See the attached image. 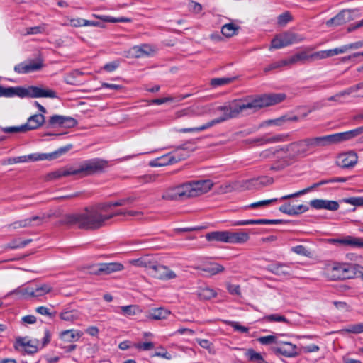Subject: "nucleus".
I'll use <instances>...</instances> for the list:
<instances>
[{
    "label": "nucleus",
    "instance_id": "e433bc0d",
    "mask_svg": "<svg viewBox=\"0 0 363 363\" xmlns=\"http://www.w3.org/2000/svg\"><path fill=\"white\" fill-rule=\"evenodd\" d=\"M233 191H238L237 181L220 185L218 189V193L226 194Z\"/></svg>",
    "mask_w": 363,
    "mask_h": 363
},
{
    "label": "nucleus",
    "instance_id": "2f4dec72",
    "mask_svg": "<svg viewBox=\"0 0 363 363\" xmlns=\"http://www.w3.org/2000/svg\"><path fill=\"white\" fill-rule=\"evenodd\" d=\"M196 269H201L205 272L208 273L210 275H215L216 274L223 272L225 270V268L221 264L213 262L211 263L208 265H206L203 267H197Z\"/></svg>",
    "mask_w": 363,
    "mask_h": 363
},
{
    "label": "nucleus",
    "instance_id": "aec40b11",
    "mask_svg": "<svg viewBox=\"0 0 363 363\" xmlns=\"http://www.w3.org/2000/svg\"><path fill=\"white\" fill-rule=\"evenodd\" d=\"M77 123V121L71 117L54 115L51 116L48 121V127L54 126L55 125H65L67 127H74Z\"/></svg>",
    "mask_w": 363,
    "mask_h": 363
},
{
    "label": "nucleus",
    "instance_id": "0eeeda50",
    "mask_svg": "<svg viewBox=\"0 0 363 363\" xmlns=\"http://www.w3.org/2000/svg\"><path fill=\"white\" fill-rule=\"evenodd\" d=\"M360 270H362V267L359 264H335L330 269V276L334 280L352 279L354 277H358Z\"/></svg>",
    "mask_w": 363,
    "mask_h": 363
},
{
    "label": "nucleus",
    "instance_id": "4468645a",
    "mask_svg": "<svg viewBox=\"0 0 363 363\" xmlns=\"http://www.w3.org/2000/svg\"><path fill=\"white\" fill-rule=\"evenodd\" d=\"M358 10L344 9L335 16L326 21L328 27L341 26L347 22L352 21L357 16Z\"/></svg>",
    "mask_w": 363,
    "mask_h": 363
},
{
    "label": "nucleus",
    "instance_id": "dca6fc26",
    "mask_svg": "<svg viewBox=\"0 0 363 363\" xmlns=\"http://www.w3.org/2000/svg\"><path fill=\"white\" fill-rule=\"evenodd\" d=\"M271 350L275 354L285 357H295L299 354L298 347L289 342H279V345L272 347Z\"/></svg>",
    "mask_w": 363,
    "mask_h": 363
},
{
    "label": "nucleus",
    "instance_id": "a19ab883",
    "mask_svg": "<svg viewBox=\"0 0 363 363\" xmlns=\"http://www.w3.org/2000/svg\"><path fill=\"white\" fill-rule=\"evenodd\" d=\"M120 308L123 314L127 316L134 315L136 313L141 312V310L139 308V307L135 305L121 306Z\"/></svg>",
    "mask_w": 363,
    "mask_h": 363
},
{
    "label": "nucleus",
    "instance_id": "a18cd8bd",
    "mask_svg": "<svg viewBox=\"0 0 363 363\" xmlns=\"http://www.w3.org/2000/svg\"><path fill=\"white\" fill-rule=\"evenodd\" d=\"M342 332L358 334L363 333V323H358L348 325L347 328L342 330Z\"/></svg>",
    "mask_w": 363,
    "mask_h": 363
},
{
    "label": "nucleus",
    "instance_id": "423d86ee",
    "mask_svg": "<svg viewBox=\"0 0 363 363\" xmlns=\"http://www.w3.org/2000/svg\"><path fill=\"white\" fill-rule=\"evenodd\" d=\"M250 113H255L263 107L273 106L286 99L284 94H269L261 96H247Z\"/></svg>",
    "mask_w": 363,
    "mask_h": 363
},
{
    "label": "nucleus",
    "instance_id": "e2e57ef3",
    "mask_svg": "<svg viewBox=\"0 0 363 363\" xmlns=\"http://www.w3.org/2000/svg\"><path fill=\"white\" fill-rule=\"evenodd\" d=\"M226 323L233 327L235 330L240 331L242 333H246L249 331L248 328L240 325L238 322L226 321Z\"/></svg>",
    "mask_w": 363,
    "mask_h": 363
},
{
    "label": "nucleus",
    "instance_id": "5701e85b",
    "mask_svg": "<svg viewBox=\"0 0 363 363\" xmlns=\"http://www.w3.org/2000/svg\"><path fill=\"white\" fill-rule=\"evenodd\" d=\"M45 123V116L43 114H35L30 116L26 123L23 124L26 132L35 130L41 126Z\"/></svg>",
    "mask_w": 363,
    "mask_h": 363
},
{
    "label": "nucleus",
    "instance_id": "f257e3e1",
    "mask_svg": "<svg viewBox=\"0 0 363 363\" xmlns=\"http://www.w3.org/2000/svg\"><path fill=\"white\" fill-rule=\"evenodd\" d=\"M216 111L222 112L223 115L217 118L211 120L201 126L182 128L179 131L182 133L200 132L229 119L238 118L241 115H247L250 113L247 97L233 100L223 106L217 107Z\"/></svg>",
    "mask_w": 363,
    "mask_h": 363
},
{
    "label": "nucleus",
    "instance_id": "473e14b6",
    "mask_svg": "<svg viewBox=\"0 0 363 363\" xmlns=\"http://www.w3.org/2000/svg\"><path fill=\"white\" fill-rule=\"evenodd\" d=\"M21 86L16 87H4L0 86V97H13L17 96L20 97Z\"/></svg>",
    "mask_w": 363,
    "mask_h": 363
},
{
    "label": "nucleus",
    "instance_id": "f704fd0d",
    "mask_svg": "<svg viewBox=\"0 0 363 363\" xmlns=\"http://www.w3.org/2000/svg\"><path fill=\"white\" fill-rule=\"evenodd\" d=\"M82 333L77 332L74 330H67L61 333V337L66 341L72 342L78 340L82 336Z\"/></svg>",
    "mask_w": 363,
    "mask_h": 363
},
{
    "label": "nucleus",
    "instance_id": "f8f14e48",
    "mask_svg": "<svg viewBox=\"0 0 363 363\" xmlns=\"http://www.w3.org/2000/svg\"><path fill=\"white\" fill-rule=\"evenodd\" d=\"M43 67V59L39 56L35 60H28L16 65L14 71L18 74H28L40 70Z\"/></svg>",
    "mask_w": 363,
    "mask_h": 363
},
{
    "label": "nucleus",
    "instance_id": "8fccbe9b",
    "mask_svg": "<svg viewBox=\"0 0 363 363\" xmlns=\"http://www.w3.org/2000/svg\"><path fill=\"white\" fill-rule=\"evenodd\" d=\"M112 204H113V201H108L99 203L94 206V207L96 210H98V211L100 212V213L104 214V213H108V211L111 207H114L113 205Z\"/></svg>",
    "mask_w": 363,
    "mask_h": 363
},
{
    "label": "nucleus",
    "instance_id": "864d4df0",
    "mask_svg": "<svg viewBox=\"0 0 363 363\" xmlns=\"http://www.w3.org/2000/svg\"><path fill=\"white\" fill-rule=\"evenodd\" d=\"M257 341L262 345H269L272 343H278L277 337L276 335H267L260 337L257 339Z\"/></svg>",
    "mask_w": 363,
    "mask_h": 363
},
{
    "label": "nucleus",
    "instance_id": "58836bf2",
    "mask_svg": "<svg viewBox=\"0 0 363 363\" xmlns=\"http://www.w3.org/2000/svg\"><path fill=\"white\" fill-rule=\"evenodd\" d=\"M235 77L213 78L211 80V85L213 87L221 86L233 82Z\"/></svg>",
    "mask_w": 363,
    "mask_h": 363
},
{
    "label": "nucleus",
    "instance_id": "a211bd4d",
    "mask_svg": "<svg viewBox=\"0 0 363 363\" xmlns=\"http://www.w3.org/2000/svg\"><path fill=\"white\" fill-rule=\"evenodd\" d=\"M358 162V155L353 151H348L340 154L336 160L337 166L342 169H349L354 167Z\"/></svg>",
    "mask_w": 363,
    "mask_h": 363
},
{
    "label": "nucleus",
    "instance_id": "b1692460",
    "mask_svg": "<svg viewBox=\"0 0 363 363\" xmlns=\"http://www.w3.org/2000/svg\"><path fill=\"white\" fill-rule=\"evenodd\" d=\"M123 265L119 262L99 263V272L101 275H108L113 272L121 271Z\"/></svg>",
    "mask_w": 363,
    "mask_h": 363
},
{
    "label": "nucleus",
    "instance_id": "0e129e2a",
    "mask_svg": "<svg viewBox=\"0 0 363 363\" xmlns=\"http://www.w3.org/2000/svg\"><path fill=\"white\" fill-rule=\"evenodd\" d=\"M32 242V239H27L26 240H23L22 242H18L17 240H13L12 243L9 244V247L14 249V248H19V247H24L28 244Z\"/></svg>",
    "mask_w": 363,
    "mask_h": 363
},
{
    "label": "nucleus",
    "instance_id": "f03ea898",
    "mask_svg": "<svg viewBox=\"0 0 363 363\" xmlns=\"http://www.w3.org/2000/svg\"><path fill=\"white\" fill-rule=\"evenodd\" d=\"M106 214H101L94 206L86 208L82 213L65 215L60 220L62 225H77L84 230H96L105 225Z\"/></svg>",
    "mask_w": 363,
    "mask_h": 363
},
{
    "label": "nucleus",
    "instance_id": "13d9d810",
    "mask_svg": "<svg viewBox=\"0 0 363 363\" xmlns=\"http://www.w3.org/2000/svg\"><path fill=\"white\" fill-rule=\"evenodd\" d=\"M284 221L280 219H258L253 220V224H280L283 223Z\"/></svg>",
    "mask_w": 363,
    "mask_h": 363
},
{
    "label": "nucleus",
    "instance_id": "680f3d73",
    "mask_svg": "<svg viewBox=\"0 0 363 363\" xmlns=\"http://www.w3.org/2000/svg\"><path fill=\"white\" fill-rule=\"evenodd\" d=\"M278 149L266 150L261 152L260 156L264 159H272L274 160Z\"/></svg>",
    "mask_w": 363,
    "mask_h": 363
},
{
    "label": "nucleus",
    "instance_id": "c03bdc74",
    "mask_svg": "<svg viewBox=\"0 0 363 363\" xmlns=\"http://www.w3.org/2000/svg\"><path fill=\"white\" fill-rule=\"evenodd\" d=\"M52 291V288L48 284H43L34 289V297L42 296Z\"/></svg>",
    "mask_w": 363,
    "mask_h": 363
},
{
    "label": "nucleus",
    "instance_id": "7c9ffc66",
    "mask_svg": "<svg viewBox=\"0 0 363 363\" xmlns=\"http://www.w3.org/2000/svg\"><path fill=\"white\" fill-rule=\"evenodd\" d=\"M258 182L259 180L255 178L247 180L237 181L238 191H244L253 189H259Z\"/></svg>",
    "mask_w": 363,
    "mask_h": 363
},
{
    "label": "nucleus",
    "instance_id": "69168bd1",
    "mask_svg": "<svg viewBox=\"0 0 363 363\" xmlns=\"http://www.w3.org/2000/svg\"><path fill=\"white\" fill-rule=\"evenodd\" d=\"M291 250L297 255L308 256L310 252L303 245H297L291 248Z\"/></svg>",
    "mask_w": 363,
    "mask_h": 363
},
{
    "label": "nucleus",
    "instance_id": "9b49d317",
    "mask_svg": "<svg viewBox=\"0 0 363 363\" xmlns=\"http://www.w3.org/2000/svg\"><path fill=\"white\" fill-rule=\"evenodd\" d=\"M20 98H57L56 92L52 89H44L41 87L30 86L28 88L21 86Z\"/></svg>",
    "mask_w": 363,
    "mask_h": 363
},
{
    "label": "nucleus",
    "instance_id": "bf43d9fd",
    "mask_svg": "<svg viewBox=\"0 0 363 363\" xmlns=\"http://www.w3.org/2000/svg\"><path fill=\"white\" fill-rule=\"evenodd\" d=\"M279 211L282 213H286L288 215H296V211L294 210V206L291 205L290 203H286L282 205L279 207Z\"/></svg>",
    "mask_w": 363,
    "mask_h": 363
},
{
    "label": "nucleus",
    "instance_id": "7ed1b4c3",
    "mask_svg": "<svg viewBox=\"0 0 363 363\" xmlns=\"http://www.w3.org/2000/svg\"><path fill=\"white\" fill-rule=\"evenodd\" d=\"M212 181L191 182L165 190L162 199L167 201H180L196 197L208 192L213 186Z\"/></svg>",
    "mask_w": 363,
    "mask_h": 363
},
{
    "label": "nucleus",
    "instance_id": "5fc2aeb1",
    "mask_svg": "<svg viewBox=\"0 0 363 363\" xmlns=\"http://www.w3.org/2000/svg\"><path fill=\"white\" fill-rule=\"evenodd\" d=\"M30 226H32L31 220H28V218L16 221L9 225V227L13 228V229H18L21 228H26Z\"/></svg>",
    "mask_w": 363,
    "mask_h": 363
},
{
    "label": "nucleus",
    "instance_id": "393cba45",
    "mask_svg": "<svg viewBox=\"0 0 363 363\" xmlns=\"http://www.w3.org/2000/svg\"><path fill=\"white\" fill-rule=\"evenodd\" d=\"M331 243H340L346 245H350L355 247H363V238L347 236L344 239H331L329 240Z\"/></svg>",
    "mask_w": 363,
    "mask_h": 363
},
{
    "label": "nucleus",
    "instance_id": "a878e982",
    "mask_svg": "<svg viewBox=\"0 0 363 363\" xmlns=\"http://www.w3.org/2000/svg\"><path fill=\"white\" fill-rule=\"evenodd\" d=\"M152 52H154V50L148 44H143L140 46H134L130 50V55L136 58H139L145 55H150Z\"/></svg>",
    "mask_w": 363,
    "mask_h": 363
},
{
    "label": "nucleus",
    "instance_id": "ea45409f",
    "mask_svg": "<svg viewBox=\"0 0 363 363\" xmlns=\"http://www.w3.org/2000/svg\"><path fill=\"white\" fill-rule=\"evenodd\" d=\"M191 107L193 116H202L209 113L211 108L208 106L195 105Z\"/></svg>",
    "mask_w": 363,
    "mask_h": 363
},
{
    "label": "nucleus",
    "instance_id": "4d7b16f0",
    "mask_svg": "<svg viewBox=\"0 0 363 363\" xmlns=\"http://www.w3.org/2000/svg\"><path fill=\"white\" fill-rule=\"evenodd\" d=\"M258 182L259 189L265 186L271 185L274 182V179L269 177H261L256 178Z\"/></svg>",
    "mask_w": 363,
    "mask_h": 363
},
{
    "label": "nucleus",
    "instance_id": "09e8293b",
    "mask_svg": "<svg viewBox=\"0 0 363 363\" xmlns=\"http://www.w3.org/2000/svg\"><path fill=\"white\" fill-rule=\"evenodd\" d=\"M60 317L62 320L65 321H74L78 318L76 311H64L60 313Z\"/></svg>",
    "mask_w": 363,
    "mask_h": 363
},
{
    "label": "nucleus",
    "instance_id": "338daca9",
    "mask_svg": "<svg viewBox=\"0 0 363 363\" xmlns=\"http://www.w3.org/2000/svg\"><path fill=\"white\" fill-rule=\"evenodd\" d=\"M160 351L156 352L152 357H161L166 359H171L172 355L167 351V350L162 347H160Z\"/></svg>",
    "mask_w": 363,
    "mask_h": 363
},
{
    "label": "nucleus",
    "instance_id": "cd10ccee",
    "mask_svg": "<svg viewBox=\"0 0 363 363\" xmlns=\"http://www.w3.org/2000/svg\"><path fill=\"white\" fill-rule=\"evenodd\" d=\"M155 259L152 258L150 255H144L138 259H131L129 261L130 264L132 265L144 267L150 270Z\"/></svg>",
    "mask_w": 363,
    "mask_h": 363
},
{
    "label": "nucleus",
    "instance_id": "1a4fd4ad",
    "mask_svg": "<svg viewBox=\"0 0 363 363\" xmlns=\"http://www.w3.org/2000/svg\"><path fill=\"white\" fill-rule=\"evenodd\" d=\"M303 37L297 33L292 32H285L279 35H277L271 43V48L279 49L286 47L293 43H299L303 41Z\"/></svg>",
    "mask_w": 363,
    "mask_h": 363
},
{
    "label": "nucleus",
    "instance_id": "79ce46f5",
    "mask_svg": "<svg viewBox=\"0 0 363 363\" xmlns=\"http://www.w3.org/2000/svg\"><path fill=\"white\" fill-rule=\"evenodd\" d=\"M136 200L137 198L135 196H128L113 201V205L114 207L130 206L133 204Z\"/></svg>",
    "mask_w": 363,
    "mask_h": 363
},
{
    "label": "nucleus",
    "instance_id": "c9c22d12",
    "mask_svg": "<svg viewBox=\"0 0 363 363\" xmlns=\"http://www.w3.org/2000/svg\"><path fill=\"white\" fill-rule=\"evenodd\" d=\"M296 58H298V62H313L318 60L316 52L312 54H308L306 51H303L296 54Z\"/></svg>",
    "mask_w": 363,
    "mask_h": 363
},
{
    "label": "nucleus",
    "instance_id": "603ef678",
    "mask_svg": "<svg viewBox=\"0 0 363 363\" xmlns=\"http://www.w3.org/2000/svg\"><path fill=\"white\" fill-rule=\"evenodd\" d=\"M0 130L5 133H19V132H22V133L26 132L23 125H22L21 126H16V127H6V128H1ZM3 139H4V137L0 136V140H3Z\"/></svg>",
    "mask_w": 363,
    "mask_h": 363
},
{
    "label": "nucleus",
    "instance_id": "f3484780",
    "mask_svg": "<svg viewBox=\"0 0 363 363\" xmlns=\"http://www.w3.org/2000/svg\"><path fill=\"white\" fill-rule=\"evenodd\" d=\"M285 150L290 152L295 160L298 157H304L310 153L306 138L286 145Z\"/></svg>",
    "mask_w": 363,
    "mask_h": 363
},
{
    "label": "nucleus",
    "instance_id": "6ab92c4d",
    "mask_svg": "<svg viewBox=\"0 0 363 363\" xmlns=\"http://www.w3.org/2000/svg\"><path fill=\"white\" fill-rule=\"evenodd\" d=\"M359 91V93L356 94V96L363 97V84L360 83L357 85L349 87L348 89L337 93L335 95L329 97L328 99L330 101H340L341 97L349 96L352 93H356Z\"/></svg>",
    "mask_w": 363,
    "mask_h": 363
},
{
    "label": "nucleus",
    "instance_id": "4c0bfd02",
    "mask_svg": "<svg viewBox=\"0 0 363 363\" xmlns=\"http://www.w3.org/2000/svg\"><path fill=\"white\" fill-rule=\"evenodd\" d=\"M93 16L102 20L104 22H111V23H123V22H130L131 19L128 18L121 17V18H113L107 16H99L96 14H93Z\"/></svg>",
    "mask_w": 363,
    "mask_h": 363
},
{
    "label": "nucleus",
    "instance_id": "c756f323",
    "mask_svg": "<svg viewBox=\"0 0 363 363\" xmlns=\"http://www.w3.org/2000/svg\"><path fill=\"white\" fill-rule=\"evenodd\" d=\"M170 312L164 308H154L151 310L147 317L152 320H162L167 318Z\"/></svg>",
    "mask_w": 363,
    "mask_h": 363
},
{
    "label": "nucleus",
    "instance_id": "052dcab7",
    "mask_svg": "<svg viewBox=\"0 0 363 363\" xmlns=\"http://www.w3.org/2000/svg\"><path fill=\"white\" fill-rule=\"evenodd\" d=\"M277 200V199H268V200L260 201L258 202L252 203L250 204L247 207L251 208L262 207L264 206H267V205L272 203V202L276 201Z\"/></svg>",
    "mask_w": 363,
    "mask_h": 363
},
{
    "label": "nucleus",
    "instance_id": "2eb2a0df",
    "mask_svg": "<svg viewBox=\"0 0 363 363\" xmlns=\"http://www.w3.org/2000/svg\"><path fill=\"white\" fill-rule=\"evenodd\" d=\"M150 274L157 279L169 280L176 278V274L169 267L159 264L156 260L150 270Z\"/></svg>",
    "mask_w": 363,
    "mask_h": 363
},
{
    "label": "nucleus",
    "instance_id": "c85d7f7f",
    "mask_svg": "<svg viewBox=\"0 0 363 363\" xmlns=\"http://www.w3.org/2000/svg\"><path fill=\"white\" fill-rule=\"evenodd\" d=\"M208 241H219L228 243V231H214L206 235Z\"/></svg>",
    "mask_w": 363,
    "mask_h": 363
},
{
    "label": "nucleus",
    "instance_id": "bb28decb",
    "mask_svg": "<svg viewBox=\"0 0 363 363\" xmlns=\"http://www.w3.org/2000/svg\"><path fill=\"white\" fill-rule=\"evenodd\" d=\"M249 234L245 232L228 231V243H244L246 242L249 240Z\"/></svg>",
    "mask_w": 363,
    "mask_h": 363
},
{
    "label": "nucleus",
    "instance_id": "ddd939ff",
    "mask_svg": "<svg viewBox=\"0 0 363 363\" xmlns=\"http://www.w3.org/2000/svg\"><path fill=\"white\" fill-rule=\"evenodd\" d=\"M56 153L50 154H30L28 155H23L16 157H9L4 161V164H13L17 163H24L28 162H35L39 160H52Z\"/></svg>",
    "mask_w": 363,
    "mask_h": 363
},
{
    "label": "nucleus",
    "instance_id": "6e6552de",
    "mask_svg": "<svg viewBox=\"0 0 363 363\" xmlns=\"http://www.w3.org/2000/svg\"><path fill=\"white\" fill-rule=\"evenodd\" d=\"M180 150L193 151L194 149H190L189 147H188L187 143L183 144L180 146H178L173 152L165 155L161 157H158L156 160L150 162L149 164L151 167L164 166L170 164L177 163V162L189 157L188 152L184 154H179V152Z\"/></svg>",
    "mask_w": 363,
    "mask_h": 363
},
{
    "label": "nucleus",
    "instance_id": "37998d69",
    "mask_svg": "<svg viewBox=\"0 0 363 363\" xmlns=\"http://www.w3.org/2000/svg\"><path fill=\"white\" fill-rule=\"evenodd\" d=\"M319 186V184H318V183H315L313 184L312 186L306 188V189H304L303 190H301L298 192H296L294 194H289V195H286V196H284L281 198V200H285V199H291V198H294V197H297L298 196H301V195H303L311 190H313V189L316 188V187H318Z\"/></svg>",
    "mask_w": 363,
    "mask_h": 363
},
{
    "label": "nucleus",
    "instance_id": "20e7f679",
    "mask_svg": "<svg viewBox=\"0 0 363 363\" xmlns=\"http://www.w3.org/2000/svg\"><path fill=\"white\" fill-rule=\"evenodd\" d=\"M106 165V162L99 159L87 160L77 169L63 167L49 172L45 176V180L51 182L71 175H77L79 178H82L101 172Z\"/></svg>",
    "mask_w": 363,
    "mask_h": 363
},
{
    "label": "nucleus",
    "instance_id": "4be33fe9",
    "mask_svg": "<svg viewBox=\"0 0 363 363\" xmlns=\"http://www.w3.org/2000/svg\"><path fill=\"white\" fill-rule=\"evenodd\" d=\"M267 269L277 276H289L290 267L285 263L276 262L267 266Z\"/></svg>",
    "mask_w": 363,
    "mask_h": 363
},
{
    "label": "nucleus",
    "instance_id": "39448f33",
    "mask_svg": "<svg viewBox=\"0 0 363 363\" xmlns=\"http://www.w3.org/2000/svg\"><path fill=\"white\" fill-rule=\"evenodd\" d=\"M362 134L363 126H361L356 129L346 132L338 133L325 136L307 138L306 140L310 153H312L318 147L338 144Z\"/></svg>",
    "mask_w": 363,
    "mask_h": 363
},
{
    "label": "nucleus",
    "instance_id": "72a5a7b5",
    "mask_svg": "<svg viewBox=\"0 0 363 363\" xmlns=\"http://www.w3.org/2000/svg\"><path fill=\"white\" fill-rule=\"evenodd\" d=\"M240 26L233 23H229L223 25L221 28V33L227 38L233 37L238 33Z\"/></svg>",
    "mask_w": 363,
    "mask_h": 363
},
{
    "label": "nucleus",
    "instance_id": "49530a36",
    "mask_svg": "<svg viewBox=\"0 0 363 363\" xmlns=\"http://www.w3.org/2000/svg\"><path fill=\"white\" fill-rule=\"evenodd\" d=\"M216 293L211 289L204 288L199 292V296L201 299L208 300L216 296Z\"/></svg>",
    "mask_w": 363,
    "mask_h": 363
},
{
    "label": "nucleus",
    "instance_id": "6e6d98bb",
    "mask_svg": "<svg viewBox=\"0 0 363 363\" xmlns=\"http://www.w3.org/2000/svg\"><path fill=\"white\" fill-rule=\"evenodd\" d=\"M336 55L335 49H330L327 50H322L316 52V56L318 60L325 59L332 56Z\"/></svg>",
    "mask_w": 363,
    "mask_h": 363
},
{
    "label": "nucleus",
    "instance_id": "774afa93",
    "mask_svg": "<svg viewBox=\"0 0 363 363\" xmlns=\"http://www.w3.org/2000/svg\"><path fill=\"white\" fill-rule=\"evenodd\" d=\"M24 350L27 354H32L37 352L38 347L37 345L32 344L31 341H27L26 346L24 347Z\"/></svg>",
    "mask_w": 363,
    "mask_h": 363
},
{
    "label": "nucleus",
    "instance_id": "3c124183",
    "mask_svg": "<svg viewBox=\"0 0 363 363\" xmlns=\"http://www.w3.org/2000/svg\"><path fill=\"white\" fill-rule=\"evenodd\" d=\"M292 20V16L288 11L283 13L278 16V24L281 26H284L287 23Z\"/></svg>",
    "mask_w": 363,
    "mask_h": 363
},
{
    "label": "nucleus",
    "instance_id": "9d476101",
    "mask_svg": "<svg viewBox=\"0 0 363 363\" xmlns=\"http://www.w3.org/2000/svg\"><path fill=\"white\" fill-rule=\"evenodd\" d=\"M295 161V159L290 152L285 150L284 146L277 150L274 162L270 167V169L274 171H281L292 164Z\"/></svg>",
    "mask_w": 363,
    "mask_h": 363
},
{
    "label": "nucleus",
    "instance_id": "de8ad7c7",
    "mask_svg": "<svg viewBox=\"0 0 363 363\" xmlns=\"http://www.w3.org/2000/svg\"><path fill=\"white\" fill-rule=\"evenodd\" d=\"M264 320L267 322H283L286 323H289L285 316L279 314H272L267 315L264 318Z\"/></svg>",
    "mask_w": 363,
    "mask_h": 363
},
{
    "label": "nucleus",
    "instance_id": "412c9836",
    "mask_svg": "<svg viewBox=\"0 0 363 363\" xmlns=\"http://www.w3.org/2000/svg\"><path fill=\"white\" fill-rule=\"evenodd\" d=\"M310 205L315 209H327L329 211H337L339 204L337 201L323 199H314L311 201Z\"/></svg>",
    "mask_w": 363,
    "mask_h": 363
}]
</instances>
